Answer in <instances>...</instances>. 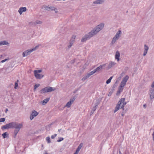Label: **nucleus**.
I'll return each mask as SVG.
<instances>
[{
    "instance_id": "50",
    "label": "nucleus",
    "mask_w": 154,
    "mask_h": 154,
    "mask_svg": "<svg viewBox=\"0 0 154 154\" xmlns=\"http://www.w3.org/2000/svg\"><path fill=\"white\" fill-rule=\"evenodd\" d=\"M61 129H59L58 130V131L59 132H60L61 131Z\"/></svg>"
},
{
    "instance_id": "41",
    "label": "nucleus",
    "mask_w": 154,
    "mask_h": 154,
    "mask_svg": "<svg viewBox=\"0 0 154 154\" xmlns=\"http://www.w3.org/2000/svg\"><path fill=\"white\" fill-rule=\"evenodd\" d=\"M147 53V51H143V55L144 56H145Z\"/></svg>"
},
{
    "instance_id": "16",
    "label": "nucleus",
    "mask_w": 154,
    "mask_h": 154,
    "mask_svg": "<svg viewBox=\"0 0 154 154\" xmlns=\"http://www.w3.org/2000/svg\"><path fill=\"white\" fill-rule=\"evenodd\" d=\"M26 10L27 9L26 7H20L19 8L18 12L20 15H21L23 12L26 11Z\"/></svg>"
},
{
    "instance_id": "33",
    "label": "nucleus",
    "mask_w": 154,
    "mask_h": 154,
    "mask_svg": "<svg viewBox=\"0 0 154 154\" xmlns=\"http://www.w3.org/2000/svg\"><path fill=\"white\" fill-rule=\"evenodd\" d=\"M54 8L53 6H49V10L50 11H53V9Z\"/></svg>"
},
{
    "instance_id": "44",
    "label": "nucleus",
    "mask_w": 154,
    "mask_h": 154,
    "mask_svg": "<svg viewBox=\"0 0 154 154\" xmlns=\"http://www.w3.org/2000/svg\"><path fill=\"white\" fill-rule=\"evenodd\" d=\"M89 64V63L87 61L85 63V65L86 66H88Z\"/></svg>"
},
{
    "instance_id": "40",
    "label": "nucleus",
    "mask_w": 154,
    "mask_h": 154,
    "mask_svg": "<svg viewBox=\"0 0 154 154\" xmlns=\"http://www.w3.org/2000/svg\"><path fill=\"white\" fill-rule=\"evenodd\" d=\"M97 105H96L93 108V112H94L96 110V109L97 108Z\"/></svg>"
},
{
    "instance_id": "34",
    "label": "nucleus",
    "mask_w": 154,
    "mask_h": 154,
    "mask_svg": "<svg viewBox=\"0 0 154 154\" xmlns=\"http://www.w3.org/2000/svg\"><path fill=\"white\" fill-rule=\"evenodd\" d=\"M35 23L36 24H41L42 22L39 20H37L35 21Z\"/></svg>"
},
{
    "instance_id": "24",
    "label": "nucleus",
    "mask_w": 154,
    "mask_h": 154,
    "mask_svg": "<svg viewBox=\"0 0 154 154\" xmlns=\"http://www.w3.org/2000/svg\"><path fill=\"white\" fill-rule=\"evenodd\" d=\"M120 108V107L118 104L116 106L115 110L114 111V112H116Z\"/></svg>"
},
{
    "instance_id": "8",
    "label": "nucleus",
    "mask_w": 154,
    "mask_h": 154,
    "mask_svg": "<svg viewBox=\"0 0 154 154\" xmlns=\"http://www.w3.org/2000/svg\"><path fill=\"white\" fill-rule=\"evenodd\" d=\"M23 125L21 123H19L16 122H13V128H15V129L20 130L22 127Z\"/></svg>"
},
{
    "instance_id": "17",
    "label": "nucleus",
    "mask_w": 154,
    "mask_h": 154,
    "mask_svg": "<svg viewBox=\"0 0 154 154\" xmlns=\"http://www.w3.org/2000/svg\"><path fill=\"white\" fill-rule=\"evenodd\" d=\"M104 0H97L93 2L94 4H102L104 2Z\"/></svg>"
},
{
    "instance_id": "47",
    "label": "nucleus",
    "mask_w": 154,
    "mask_h": 154,
    "mask_svg": "<svg viewBox=\"0 0 154 154\" xmlns=\"http://www.w3.org/2000/svg\"><path fill=\"white\" fill-rule=\"evenodd\" d=\"M43 154H48L46 151H44V152Z\"/></svg>"
},
{
    "instance_id": "10",
    "label": "nucleus",
    "mask_w": 154,
    "mask_h": 154,
    "mask_svg": "<svg viewBox=\"0 0 154 154\" xmlns=\"http://www.w3.org/2000/svg\"><path fill=\"white\" fill-rule=\"evenodd\" d=\"M128 78L129 76L127 75H126L122 79L120 83V85L124 87L125 85Z\"/></svg>"
},
{
    "instance_id": "36",
    "label": "nucleus",
    "mask_w": 154,
    "mask_h": 154,
    "mask_svg": "<svg viewBox=\"0 0 154 154\" xmlns=\"http://www.w3.org/2000/svg\"><path fill=\"white\" fill-rule=\"evenodd\" d=\"M5 120V119L4 118H2L0 119V122H3Z\"/></svg>"
},
{
    "instance_id": "26",
    "label": "nucleus",
    "mask_w": 154,
    "mask_h": 154,
    "mask_svg": "<svg viewBox=\"0 0 154 154\" xmlns=\"http://www.w3.org/2000/svg\"><path fill=\"white\" fill-rule=\"evenodd\" d=\"M149 50V47L146 45H144V51L148 52Z\"/></svg>"
},
{
    "instance_id": "5",
    "label": "nucleus",
    "mask_w": 154,
    "mask_h": 154,
    "mask_svg": "<svg viewBox=\"0 0 154 154\" xmlns=\"http://www.w3.org/2000/svg\"><path fill=\"white\" fill-rule=\"evenodd\" d=\"M149 99L151 100L154 99V81L151 84V87L149 88Z\"/></svg>"
},
{
    "instance_id": "15",
    "label": "nucleus",
    "mask_w": 154,
    "mask_h": 154,
    "mask_svg": "<svg viewBox=\"0 0 154 154\" xmlns=\"http://www.w3.org/2000/svg\"><path fill=\"white\" fill-rule=\"evenodd\" d=\"M75 100V99L74 98L70 99L69 101L67 103L65 107H67L68 108L70 107L71 104Z\"/></svg>"
},
{
    "instance_id": "14",
    "label": "nucleus",
    "mask_w": 154,
    "mask_h": 154,
    "mask_svg": "<svg viewBox=\"0 0 154 154\" xmlns=\"http://www.w3.org/2000/svg\"><path fill=\"white\" fill-rule=\"evenodd\" d=\"M116 63L113 61H110L109 62V64L107 67V69H109L112 67L113 66L116 64Z\"/></svg>"
},
{
    "instance_id": "43",
    "label": "nucleus",
    "mask_w": 154,
    "mask_h": 154,
    "mask_svg": "<svg viewBox=\"0 0 154 154\" xmlns=\"http://www.w3.org/2000/svg\"><path fill=\"white\" fill-rule=\"evenodd\" d=\"M112 92H109V94H108V96H110L112 95Z\"/></svg>"
},
{
    "instance_id": "4",
    "label": "nucleus",
    "mask_w": 154,
    "mask_h": 154,
    "mask_svg": "<svg viewBox=\"0 0 154 154\" xmlns=\"http://www.w3.org/2000/svg\"><path fill=\"white\" fill-rule=\"evenodd\" d=\"M56 89V88H55L47 86L42 89L40 91V93L41 94H44L46 93L51 92L54 91Z\"/></svg>"
},
{
    "instance_id": "18",
    "label": "nucleus",
    "mask_w": 154,
    "mask_h": 154,
    "mask_svg": "<svg viewBox=\"0 0 154 154\" xmlns=\"http://www.w3.org/2000/svg\"><path fill=\"white\" fill-rule=\"evenodd\" d=\"M50 98H47L45 99L43 101H41L40 102V103L42 105H45L47 102L49 101V100Z\"/></svg>"
},
{
    "instance_id": "42",
    "label": "nucleus",
    "mask_w": 154,
    "mask_h": 154,
    "mask_svg": "<svg viewBox=\"0 0 154 154\" xmlns=\"http://www.w3.org/2000/svg\"><path fill=\"white\" fill-rule=\"evenodd\" d=\"M81 148L78 146V148H77L76 151H77V152H79V151L80 150Z\"/></svg>"
},
{
    "instance_id": "37",
    "label": "nucleus",
    "mask_w": 154,
    "mask_h": 154,
    "mask_svg": "<svg viewBox=\"0 0 154 154\" xmlns=\"http://www.w3.org/2000/svg\"><path fill=\"white\" fill-rule=\"evenodd\" d=\"M9 60V58H8V59H5L4 60H2L1 61V62L2 63H4V62H5V61H6L8 60Z\"/></svg>"
},
{
    "instance_id": "52",
    "label": "nucleus",
    "mask_w": 154,
    "mask_h": 154,
    "mask_svg": "<svg viewBox=\"0 0 154 154\" xmlns=\"http://www.w3.org/2000/svg\"><path fill=\"white\" fill-rule=\"evenodd\" d=\"M7 111H8V109H6V112Z\"/></svg>"
},
{
    "instance_id": "45",
    "label": "nucleus",
    "mask_w": 154,
    "mask_h": 154,
    "mask_svg": "<svg viewBox=\"0 0 154 154\" xmlns=\"http://www.w3.org/2000/svg\"><path fill=\"white\" fill-rule=\"evenodd\" d=\"M82 146H83L82 144L81 143L78 146H79V147H80V148H81Z\"/></svg>"
},
{
    "instance_id": "39",
    "label": "nucleus",
    "mask_w": 154,
    "mask_h": 154,
    "mask_svg": "<svg viewBox=\"0 0 154 154\" xmlns=\"http://www.w3.org/2000/svg\"><path fill=\"white\" fill-rule=\"evenodd\" d=\"M57 134H54L53 135H52L51 136V138L52 139H54L57 136Z\"/></svg>"
},
{
    "instance_id": "11",
    "label": "nucleus",
    "mask_w": 154,
    "mask_h": 154,
    "mask_svg": "<svg viewBox=\"0 0 154 154\" xmlns=\"http://www.w3.org/2000/svg\"><path fill=\"white\" fill-rule=\"evenodd\" d=\"M13 128V122H11L9 124H6L3 126L2 128L3 129H8V128Z\"/></svg>"
},
{
    "instance_id": "27",
    "label": "nucleus",
    "mask_w": 154,
    "mask_h": 154,
    "mask_svg": "<svg viewBox=\"0 0 154 154\" xmlns=\"http://www.w3.org/2000/svg\"><path fill=\"white\" fill-rule=\"evenodd\" d=\"M20 131L18 129H15L14 132V137H15L17 135V134Z\"/></svg>"
},
{
    "instance_id": "3",
    "label": "nucleus",
    "mask_w": 154,
    "mask_h": 154,
    "mask_svg": "<svg viewBox=\"0 0 154 154\" xmlns=\"http://www.w3.org/2000/svg\"><path fill=\"white\" fill-rule=\"evenodd\" d=\"M122 34V31L120 30H118L112 38L110 43V45H113L121 37Z\"/></svg>"
},
{
    "instance_id": "48",
    "label": "nucleus",
    "mask_w": 154,
    "mask_h": 154,
    "mask_svg": "<svg viewBox=\"0 0 154 154\" xmlns=\"http://www.w3.org/2000/svg\"><path fill=\"white\" fill-rule=\"evenodd\" d=\"M79 152H77V151H76L74 153V154H78Z\"/></svg>"
},
{
    "instance_id": "2",
    "label": "nucleus",
    "mask_w": 154,
    "mask_h": 154,
    "mask_svg": "<svg viewBox=\"0 0 154 154\" xmlns=\"http://www.w3.org/2000/svg\"><path fill=\"white\" fill-rule=\"evenodd\" d=\"M40 45H36L34 48H32L31 49H29L24 51L22 54L23 57H24L30 55L32 52L35 51L37 49Z\"/></svg>"
},
{
    "instance_id": "32",
    "label": "nucleus",
    "mask_w": 154,
    "mask_h": 154,
    "mask_svg": "<svg viewBox=\"0 0 154 154\" xmlns=\"http://www.w3.org/2000/svg\"><path fill=\"white\" fill-rule=\"evenodd\" d=\"M63 140V138L61 137H59L58 138V140L57 141L58 142H60L62 140Z\"/></svg>"
},
{
    "instance_id": "1",
    "label": "nucleus",
    "mask_w": 154,
    "mask_h": 154,
    "mask_svg": "<svg viewBox=\"0 0 154 154\" xmlns=\"http://www.w3.org/2000/svg\"><path fill=\"white\" fill-rule=\"evenodd\" d=\"M104 25V23H102L97 26L90 32L82 37L81 39V42H84L96 35L103 29Z\"/></svg>"
},
{
    "instance_id": "28",
    "label": "nucleus",
    "mask_w": 154,
    "mask_h": 154,
    "mask_svg": "<svg viewBox=\"0 0 154 154\" xmlns=\"http://www.w3.org/2000/svg\"><path fill=\"white\" fill-rule=\"evenodd\" d=\"M40 86V85L39 84H35L34 86V91H35L36 89Z\"/></svg>"
},
{
    "instance_id": "7",
    "label": "nucleus",
    "mask_w": 154,
    "mask_h": 154,
    "mask_svg": "<svg viewBox=\"0 0 154 154\" xmlns=\"http://www.w3.org/2000/svg\"><path fill=\"white\" fill-rule=\"evenodd\" d=\"M125 99L124 98L121 99L118 103V105H119L121 108L124 109V107L125 106L126 104V102H125Z\"/></svg>"
},
{
    "instance_id": "21",
    "label": "nucleus",
    "mask_w": 154,
    "mask_h": 154,
    "mask_svg": "<svg viewBox=\"0 0 154 154\" xmlns=\"http://www.w3.org/2000/svg\"><path fill=\"white\" fill-rule=\"evenodd\" d=\"M9 45V43L6 41H0V46H2L5 45Z\"/></svg>"
},
{
    "instance_id": "30",
    "label": "nucleus",
    "mask_w": 154,
    "mask_h": 154,
    "mask_svg": "<svg viewBox=\"0 0 154 154\" xmlns=\"http://www.w3.org/2000/svg\"><path fill=\"white\" fill-rule=\"evenodd\" d=\"M112 76H111L110 77V78L106 81V83L107 84H108L109 83H110L111 82V80H112Z\"/></svg>"
},
{
    "instance_id": "6",
    "label": "nucleus",
    "mask_w": 154,
    "mask_h": 154,
    "mask_svg": "<svg viewBox=\"0 0 154 154\" xmlns=\"http://www.w3.org/2000/svg\"><path fill=\"white\" fill-rule=\"evenodd\" d=\"M42 72V70L41 69L35 70L34 71V76L37 79H41L43 77V75L40 74V73Z\"/></svg>"
},
{
    "instance_id": "12",
    "label": "nucleus",
    "mask_w": 154,
    "mask_h": 154,
    "mask_svg": "<svg viewBox=\"0 0 154 154\" xmlns=\"http://www.w3.org/2000/svg\"><path fill=\"white\" fill-rule=\"evenodd\" d=\"M106 65V64L101 65L94 69L95 72H98L100 71H101L103 67H105Z\"/></svg>"
},
{
    "instance_id": "9",
    "label": "nucleus",
    "mask_w": 154,
    "mask_h": 154,
    "mask_svg": "<svg viewBox=\"0 0 154 154\" xmlns=\"http://www.w3.org/2000/svg\"><path fill=\"white\" fill-rule=\"evenodd\" d=\"M75 36L74 35H72L71 39H70L69 43L68 45V48L69 49L72 45L75 42Z\"/></svg>"
},
{
    "instance_id": "23",
    "label": "nucleus",
    "mask_w": 154,
    "mask_h": 154,
    "mask_svg": "<svg viewBox=\"0 0 154 154\" xmlns=\"http://www.w3.org/2000/svg\"><path fill=\"white\" fill-rule=\"evenodd\" d=\"M44 10L46 11H50L49 10V5L48 6H44L42 8Z\"/></svg>"
},
{
    "instance_id": "19",
    "label": "nucleus",
    "mask_w": 154,
    "mask_h": 154,
    "mask_svg": "<svg viewBox=\"0 0 154 154\" xmlns=\"http://www.w3.org/2000/svg\"><path fill=\"white\" fill-rule=\"evenodd\" d=\"M123 89V87L120 85L118 89V91L116 93L117 95H119L121 92H122Z\"/></svg>"
},
{
    "instance_id": "38",
    "label": "nucleus",
    "mask_w": 154,
    "mask_h": 154,
    "mask_svg": "<svg viewBox=\"0 0 154 154\" xmlns=\"http://www.w3.org/2000/svg\"><path fill=\"white\" fill-rule=\"evenodd\" d=\"M18 85V83L17 82H15V86L14 88L15 89H17V88Z\"/></svg>"
},
{
    "instance_id": "22",
    "label": "nucleus",
    "mask_w": 154,
    "mask_h": 154,
    "mask_svg": "<svg viewBox=\"0 0 154 154\" xmlns=\"http://www.w3.org/2000/svg\"><path fill=\"white\" fill-rule=\"evenodd\" d=\"M90 76H89L88 74L87 73L86 75L84 76L82 79V81H85L86 79L88 78Z\"/></svg>"
},
{
    "instance_id": "31",
    "label": "nucleus",
    "mask_w": 154,
    "mask_h": 154,
    "mask_svg": "<svg viewBox=\"0 0 154 154\" xmlns=\"http://www.w3.org/2000/svg\"><path fill=\"white\" fill-rule=\"evenodd\" d=\"M46 140L48 143H51L50 138L49 137H47L46 138Z\"/></svg>"
},
{
    "instance_id": "35",
    "label": "nucleus",
    "mask_w": 154,
    "mask_h": 154,
    "mask_svg": "<svg viewBox=\"0 0 154 154\" xmlns=\"http://www.w3.org/2000/svg\"><path fill=\"white\" fill-rule=\"evenodd\" d=\"M53 11H54L56 13H57L58 12L57 8L55 7H54Z\"/></svg>"
},
{
    "instance_id": "46",
    "label": "nucleus",
    "mask_w": 154,
    "mask_h": 154,
    "mask_svg": "<svg viewBox=\"0 0 154 154\" xmlns=\"http://www.w3.org/2000/svg\"><path fill=\"white\" fill-rule=\"evenodd\" d=\"M143 107L144 108H146V104H144L143 105Z\"/></svg>"
},
{
    "instance_id": "13",
    "label": "nucleus",
    "mask_w": 154,
    "mask_h": 154,
    "mask_svg": "<svg viewBox=\"0 0 154 154\" xmlns=\"http://www.w3.org/2000/svg\"><path fill=\"white\" fill-rule=\"evenodd\" d=\"M38 112L37 111H36L35 110H33L32 111V113L31 114L30 117V119L31 120H32L33 119L34 117L36 116H37L38 115Z\"/></svg>"
},
{
    "instance_id": "51",
    "label": "nucleus",
    "mask_w": 154,
    "mask_h": 154,
    "mask_svg": "<svg viewBox=\"0 0 154 154\" xmlns=\"http://www.w3.org/2000/svg\"><path fill=\"white\" fill-rule=\"evenodd\" d=\"M18 82H19V80H17L16 82H17L18 83Z\"/></svg>"
},
{
    "instance_id": "20",
    "label": "nucleus",
    "mask_w": 154,
    "mask_h": 154,
    "mask_svg": "<svg viewBox=\"0 0 154 154\" xmlns=\"http://www.w3.org/2000/svg\"><path fill=\"white\" fill-rule=\"evenodd\" d=\"M120 54L118 51H116L115 55V59L117 60V61H119L120 60Z\"/></svg>"
},
{
    "instance_id": "53",
    "label": "nucleus",
    "mask_w": 154,
    "mask_h": 154,
    "mask_svg": "<svg viewBox=\"0 0 154 154\" xmlns=\"http://www.w3.org/2000/svg\"><path fill=\"white\" fill-rule=\"evenodd\" d=\"M2 55L1 56V57H2Z\"/></svg>"
},
{
    "instance_id": "49",
    "label": "nucleus",
    "mask_w": 154,
    "mask_h": 154,
    "mask_svg": "<svg viewBox=\"0 0 154 154\" xmlns=\"http://www.w3.org/2000/svg\"><path fill=\"white\" fill-rule=\"evenodd\" d=\"M122 115L123 116H124V113L122 112Z\"/></svg>"
},
{
    "instance_id": "29",
    "label": "nucleus",
    "mask_w": 154,
    "mask_h": 154,
    "mask_svg": "<svg viewBox=\"0 0 154 154\" xmlns=\"http://www.w3.org/2000/svg\"><path fill=\"white\" fill-rule=\"evenodd\" d=\"M95 73H96V72H95L94 70L90 72L89 73H88V74L89 76H90L91 75H93V74H94Z\"/></svg>"
},
{
    "instance_id": "25",
    "label": "nucleus",
    "mask_w": 154,
    "mask_h": 154,
    "mask_svg": "<svg viewBox=\"0 0 154 154\" xmlns=\"http://www.w3.org/2000/svg\"><path fill=\"white\" fill-rule=\"evenodd\" d=\"M8 134H7V132H5L2 134V136L4 138L8 137Z\"/></svg>"
}]
</instances>
